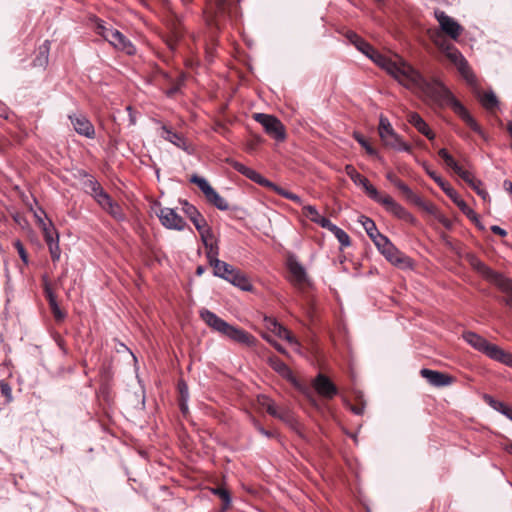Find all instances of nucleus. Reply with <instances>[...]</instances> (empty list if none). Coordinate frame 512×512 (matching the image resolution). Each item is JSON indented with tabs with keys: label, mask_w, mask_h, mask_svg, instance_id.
Segmentation results:
<instances>
[{
	"label": "nucleus",
	"mask_w": 512,
	"mask_h": 512,
	"mask_svg": "<svg viewBox=\"0 0 512 512\" xmlns=\"http://www.w3.org/2000/svg\"><path fill=\"white\" fill-rule=\"evenodd\" d=\"M199 314L201 319L211 329L227 337L228 339L247 346H253L255 344L256 338L252 334L241 328L230 325L228 322L217 316L214 312L203 308L200 310Z\"/></svg>",
	"instance_id": "obj_1"
},
{
	"label": "nucleus",
	"mask_w": 512,
	"mask_h": 512,
	"mask_svg": "<svg viewBox=\"0 0 512 512\" xmlns=\"http://www.w3.org/2000/svg\"><path fill=\"white\" fill-rule=\"evenodd\" d=\"M415 93H418L425 101H429L439 107L449 106L453 111L455 110V103H461L438 79L428 81L423 78V83L419 85Z\"/></svg>",
	"instance_id": "obj_2"
},
{
	"label": "nucleus",
	"mask_w": 512,
	"mask_h": 512,
	"mask_svg": "<svg viewBox=\"0 0 512 512\" xmlns=\"http://www.w3.org/2000/svg\"><path fill=\"white\" fill-rule=\"evenodd\" d=\"M463 339L475 350L485 354L494 361H498L509 367H512V354L503 350L496 344L488 342L481 335L473 331H465L462 334Z\"/></svg>",
	"instance_id": "obj_3"
},
{
	"label": "nucleus",
	"mask_w": 512,
	"mask_h": 512,
	"mask_svg": "<svg viewBox=\"0 0 512 512\" xmlns=\"http://www.w3.org/2000/svg\"><path fill=\"white\" fill-rule=\"evenodd\" d=\"M96 33L102 36L115 49L127 55H134L136 53L134 44L119 30L107 26L103 20L96 19Z\"/></svg>",
	"instance_id": "obj_4"
},
{
	"label": "nucleus",
	"mask_w": 512,
	"mask_h": 512,
	"mask_svg": "<svg viewBox=\"0 0 512 512\" xmlns=\"http://www.w3.org/2000/svg\"><path fill=\"white\" fill-rule=\"evenodd\" d=\"M390 75L413 92L417 91L424 78L419 71L401 58L395 61Z\"/></svg>",
	"instance_id": "obj_5"
},
{
	"label": "nucleus",
	"mask_w": 512,
	"mask_h": 512,
	"mask_svg": "<svg viewBox=\"0 0 512 512\" xmlns=\"http://www.w3.org/2000/svg\"><path fill=\"white\" fill-rule=\"evenodd\" d=\"M211 266L213 267V273L215 276L225 279L244 291L251 290L252 285L248 278L232 265L219 260Z\"/></svg>",
	"instance_id": "obj_6"
},
{
	"label": "nucleus",
	"mask_w": 512,
	"mask_h": 512,
	"mask_svg": "<svg viewBox=\"0 0 512 512\" xmlns=\"http://www.w3.org/2000/svg\"><path fill=\"white\" fill-rule=\"evenodd\" d=\"M379 136L385 146L397 151H411V145L405 142L402 137L393 129L388 118L383 115L379 119Z\"/></svg>",
	"instance_id": "obj_7"
},
{
	"label": "nucleus",
	"mask_w": 512,
	"mask_h": 512,
	"mask_svg": "<svg viewBox=\"0 0 512 512\" xmlns=\"http://www.w3.org/2000/svg\"><path fill=\"white\" fill-rule=\"evenodd\" d=\"M253 118L263 126L269 136L277 141L285 140V127L277 117L265 113H256L253 115Z\"/></svg>",
	"instance_id": "obj_8"
},
{
	"label": "nucleus",
	"mask_w": 512,
	"mask_h": 512,
	"mask_svg": "<svg viewBox=\"0 0 512 512\" xmlns=\"http://www.w3.org/2000/svg\"><path fill=\"white\" fill-rule=\"evenodd\" d=\"M375 202L383 205L385 209L394 216L406 220L413 221L414 218L402 205L397 203L390 195H382L378 192V197L373 198Z\"/></svg>",
	"instance_id": "obj_9"
},
{
	"label": "nucleus",
	"mask_w": 512,
	"mask_h": 512,
	"mask_svg": "<svg viewBox=\"0 0 512 512\" xmlns=\"http://www.w3.org/2000/svg\"><path fill=\"white\" fill-rule=\"evenodd\" d=\"M375 202L383 205L385 209L394 216L406 220L413 221L414 218L402 205L397 203L390 195H382L378 192V197L373 198Z\"/></svg>",
	"instance_id": "obj_10"
},
{
	"label": "nucleus",
	"mask_w": 512,
	"mask_h": 512,
	"mask_svg": "<svg viewBox=\"0 0 512 512\" xmlns=\"http://www.w3.org/2000/svg\"><path fill=\"white\" fill-rule=\"evenodd\" d=\"M157 216L161 224L167 229L182 231L186 226L185 220L172 208H161Z\"/></svg>",
	"instance_id": "obj_11"
},
{
	"label": "nucleus",
	"mask_w": 512,
	"mask_h": 512,
	"mask_svg": "<svg viewBox=\"0 0 512 512\" xmlns=\"http://www.w3.org/2000/svg\"><path fill=\"white\" fill-rule=\"evenodd\" d=\"M435 18L437 19L441 30L451 39L457 40L462 33L463 28L452 17L448 16L444 11L435 10Z\"/></svg>",
	"instance_id": "obj_12"
},
{
	"label": "nucleus",
	"mask_w": 512,
	"mask_h": 512,
	"mask_svg": "<svg viewBox=\"0 0 512 512\" xmlns=\"http://www.w3.org/2000/svg\"><path fill=\"white\" fill-rule=\"evenodd\" d=\"M435 45L445 54V56L453 63L456 67L462 64L466 59L463 54L450 42H448L443 36L437 35L433 39Z\"/></svg>",
	"instance_id": "obj_13"
},
{
	"label": "nucleus",
	"mask_w": 512,
	"mask_h": 512,
	"mask_svg": "<svg viewBox=\"0 0 512 512\" xmlns=\"http://www.w3.org/2000/svg\"><path fill=\"white\" fill-rule=\"evenodd\" d=\"M315 391L323 398L332 399L338 393L337 387L324 374L319 373L312 382Z\"/></svg>",
	"instance_id": "obj_14"
},
{
	"label": "nucleus",
	"mask_w": 512,
	"mask_h": 512,
	"mask_svg": "<svg viewBox=\"0 0 512 512\" xmlns=\"http://www.w3.org/2000/svg\"><path fill=\"white\" fill-rule=\"evenodd\" d=\"M345 172L350 177L355 185L361 186L369 198L373 199L378 197V190L374 187L369 180L361 175L352 165L345 166Z\"/></svg>",
	"instance_id": "obj_15"
},
{
	"label": "nucleus",
	"mask_w": 512,
	"mask_h": 512,
	"mask_svg": "<svg viewBox=\"0 0 512 512\" xmlns=\"http://www.w3.org/2000/svg\"><path fill=\"white\" fill-rule=\"evenodd\" d=\"M420 375L427 380V382L434 387H446L454 383L455 378L436 370L422 368Z\"/></svg>",
	"instance_id": "obj_16"
},
{
	"label": "nucleus",
	"mask_w": 512,
	"mask_h": 512,
	"mask_svg": "<svg viewBox=\"0 0 512 512\" xmlns=\"http://www.w3.org/2000/svg\"><path fill=\"white\" fill-rule=\"evenodd\" d=\"M71 124L73 125L74 130L82 136L86 138L92 139L95 136V129L93 124L89 121V119L84 115H71L69 116Z\"/></svg>",
	"instance_id": "obj_17"
},
{
	"label": "nucleus",
	"mask_w": 512,
	"mask_h": 512,
	"mask_svg": "<svg viewBox=\"0 0 512 512\" xmlns=\"http://www.w3.org/2000/svg\"><path fill=\"white\" fill-rule=\"evenodd\" d=\"M185 34V28L180 18H176L169 25V34L166 37V43L170 50H175L178 42L183 38Z\"/></svg>",
	"instance_id": "obj_18"
},
{
	"label": "nucleus",
	"mask_w": 512,
	"mask_h": 512,
	"mask_svg": "<svg viewBox=\"0 0 512 512\" xmlns=\"http://www.w3.org/2000/svg\"><path fill=\"white\" fill-rule=\"evenodd\" d=\"M454 112L480 137L487 140V135L462 103H455Z\"/></svg>",
	"instance_id": "obj_19"
},
{
	"label": "nucleus",
	"mask_w": 512,
	"mask_h": 512,
	"mask_svg": "<svg viewBox=\"0 0 512 512\" xmlns=\"http://www.w3.org/2000/svg\"><path fill=\"white\" fill-rule=\"evenodd\" d=\"M269 364L280 376L289 381L294 387L300 388V384L292 370L278 357L269 358Z\"/></svg>",
	"instance_id": "obj_20"
},
{
	"label": "nucleus",
	"mask_w": 512,
	"mask_h": 512,
	"mask_svg": "<svg viewBox=\"0 0 512 512\" xmlns=\"http://www.w3.org/2000/svg\"><path fill=\"white\" fill-rule=\"evenodd\" d=\"M381 254L387 261L395 266L411 267V259L400 252L394 244L390 245V247Z\"/></svg>",
	"instance_id": "obj_21"
},
{
	"label": "nucleus",
	"mask_w": 512,
	"mask_h": 512,
	"mask_svg": "<svg viewBox=\"0 0 512 512\" xmlns=\"http://www.w3.org/2000/svg\"><path fill=\"white\" fill-rule=\"evenodd\" d=\"M288 269L291 274V281L294 285H302L307 280V273L304 266L295 258L288 259Z\"/></svg>",
	"instance_id": "obj_22"
},
{
	"label": "nucleus",
	"mask_w": 512,
	"mask_h": 512,
	"mask_svg": "<svg viewBox=\"0 0 512 512\" xmlns=\"http://www.w3.org/2000/svg\"><path fill=\"white\" fill-rule=\"evenodd\" d=\"M161 130H162V133H161L162 138H164L166 141L172 143L176 147H178L186 152H190L189 145H188L186 139L183 137V135L173 132L169 127H167L165 125H163L161 127Z\"/></svg>",
	"instance_id": "obj_23"
},
{
	"label": "nucleus",
	"mask_w": 512,
	"mask_h": 512,
	"mask_svg": "<svg viewBox=\"0 0 512 512\" xmlns=\"http://www.w3.org/2000/svg\"><path fill=\"white\" fill-rule=\"evenodd\" d=\"M182 210L194 224L196 230H200L201 226L207 223L198 209L186 200L182 202Z\"/></svg>",
	"instance_id": "obj_24"
},
{
	"label": "nucleus",
	"mask_w": 512,
	"mask_h": 512,
	"mask_svg": "<svg viewBox=\"0 0 512 512\" xmlns=\"http://www.w3.org/2000/svg\"><path fill=\"white\" fill-rule=\"evenodd\" d=\"M408 122L414 126L418 132L426 136L428 139L432 140L435 138V134L429 128L428 124L424 121V119L416 112H411L408 115Z\"/></svg>",
	"instance_id": "obj_25"
},
{
	"label": "nucleus",
	"mask_w": 512,
	"mask_h": 512,
	"mask_svg": "<svg viewBox=\"0 0 512 512\" xmlns=\"http://www.w3.org/2000/svg\"><path fill=\"white\" fill-rule=\"evenodd\" d=\"M461 177L483 200H486L489 195L488 192L482 188V182L474 177V175L468 171L463 170L459 174Z\"/></svg>",
	"instance_id": "obj_26"
},
{
	"label": "nucleus",
	"mask_w": 512,
	"mask_h": 512,
	"mask_svg": "<svg viewBox=\"0 0 512 512\" xmlns=\"http://www.w3.org/2000/svg\"><path fill=\"white\" fill-rule=\"evenodd\" d=\"M427 173L429 176L441 187V189L444 191V193L455 203L457 204V201H460L462 198L457 193V191L446 181L442 179L436 172L427 170Z\"/></svg>",
	"instance_id": "obj_27"
},
{
	"label": "nucleus",
	"mask_w": 512,
	"mask_h": 512,
	"mask_svg": "<svg viewBox=\"0 0 512 512\" xmlns=\"http://www.w3.org/2000/svg\"><path fill=\"white\" fill-rule=\"evenodd\" d=\"M478 100L480 101L481 105L486 110H493L498 107L499 101L493 91H487L484 93H481L478 88L474 90Z\"/></svg>",
	"instance_id": "obj_28"
},
{
	"label": "nucleus",
	"mask_w": 512,
	"mask_h": 512,
	"mask_svg": "<svg viewBox=\"0 0 512 512\" xmlns=\"http://www.w3.org/2000/svg\"><path fill=\"white\" fill-rule=\"evenodd\" d=\"M303 214L308 217L312 222L320 225L322 228L329 225L330 220L319 214L318 210L313 205H304Z\"/></svg>",
	"instance_id": "obj_29"
},
{
	"label": "nucleus",
	"mask_w": 512,
	"mask_h": 512,
	"mask_svg": "<svg viewBox=\"0 0 512 512\" xmlns=\"http://www.w3.org/2000/svg\"><path fill=\"white\" fill-rule=\"evenodd\" d=\"M460 75L464 78L469 86L472 87L473 90H476L478 87V82L476 75L473 73L471 67L468 64V61L465 60L461 65L456 67Z\"/></svg>",
	"instance_id": "obj_30"
},
{
	"label": "nucleus",
	"mask_w": 512,
	"mask_h": 512,
	"mask_svg": "<svg viewBox=\"0 0 512 512\" xmlns=\"http://www.w3.org/2000/svg\"><path fill=\"white\" fill-rule=\"evenodd\" d=\"M375 64L386 70L389 74L394 67V63L396 60H392L391 58H388L387 56L381 54L377 50H373L369 57Z\"/></svg>",
	"instance_id": "obj_31"
},
{
	"label": "nucleus",
	"mask_w": 512,
	"mask_h": 512,
	"mask_svg": "<svg viewBox=\"0 0 512 512\" xmlns=\"http://www.w3.org/2000/svg\"><path fill=\"white\" fill-rule=\"evenodd\" d=\"M473 265L486 278L493 280L501 285L504 284L505 279L503 278V276L494 272L492 269H490L488 266H486L483 262L476 259L473 262Z\"/></svg>",
	"instance_id": "obj_32"
},
{
	"label": "nucleus",
	"mask_w": 512,
	"mask_h": 512,
	"mask_svg": "<svg viewBox=\"0 0 512 512\" xmlns=\"http://www.w3.org/2000/svg\"><path fill=\"white\" fill-rule=\"evenodd\" d=\"M44 292H45V296L49 302V306H50L55 318L58 320L63 319L64 314L62 313V311L58 305L56 295L48 284L45 285Z\"/></svg>",
	"instance_id": "obj_33"
},
{
	"label": "nucleus",
	"mask_w": 512,
	"mask_h": 512,
	"mask_svg": "<svg viewBox=\"0 0 512 512\" xmlns=\"http://www.w3.org/2000/svg\"><path fill=\"white\" fill-rule=\"evenodd\" d=\"M325 229H328L330 232L333 233V235L337 238L339 243L341 244V248H346L351 245V240L349 235L341 228L333 224L331 221L329 222V225L324 227Z\"/></svg>",
	"instance_id": "obj_34"
},
{
	"label": "nucleus",
	"mask_w": 512,
	"mask_h": 512,
	"mask_svg": "<svg viewBox=\"0 0 512 512\" xmlns=\"http://www.w3.org/2000/svg\"><path fill=\"white\" fill-rule=\"evenodd\" d=\"M272 332L280 338L285 339L291 345H294L297 350L300 348L299 341L291 334V332L284 327L283 325H275V328H272Z\"/></svg>",
	"instance_id": "obj_35"
},
{
	"label": "nucleus",
	"mask_w": 512,
	"mask_h": 512,
	"mask_svg": "<svg viewBox=\"0 0 512 512\" xmlns=\"http://www.w3.org/2000/svg\"><path fill=\"white\" fill-rule=\"evenodd\" d=\"M205 198L210 204H212L221 211H226L229 209V204L227 200L220 196L215 189H213Z\"/></svg>",
	"instance_id": "obj_36"
},
{
	"label": "nucleus",
	"mask_w": 512,
	"mask_h": 512,
	"mask_svg": "<svg viewBox=\"0 0 512 512\" xmlns=\"http://www.w3.org/2000/svg\"><path fill=\"white\" fill-rule=\"evenodd\" d=\"M267 413L275 418H278L284 422H290L292 419L291 413L286 408H279L275 402L268 407Z\"/></svg>",
	"instance_id": "obj_37"
},
{
	"label": "nucleus",
	"mask_w": 512,
	"mask_h": 512,
	"mask_svg": "<svg viewBox=\"0 0 512 512\" xmlns=\"http://www.w3.org/2000/svg\"><path fill=\"white\" fill-rule=\"evenodd\" d=\"M359 222L362 224L363 228L365 229L367 235L370 237L371 240H373L374 237H376V235L380 234L375 222L371 218L361 215L359 217Z\"/></svg>",
	"instance_id": "obj_38"
},
{
	"label": "nucleus",
	"mask_w": 512,
	"mask_h": 512,
	"mask_svg": "<svg viewBox=\"0 0 512 512\" xmlns=\"http://www.w3.org/2000/svg\"><path fill=\"white\" fill-rule=\"evenodd\" d=\"M190 182L197 185L205 197L214 189L204 177L197 174H193L190 177Z\"/></svg>",
	"instance_id": "obj_39"
},
{
	"label": "nucleus",
	"mask_w": 512,
	"mask_h": 512,
	"mask_svg": "<svg viewBox=\"0 0 512 512\" xmlns=\"http://www.w3.org/2000/svg\"><path fill=\"white\" fill-rule=\"evenodd\" d=\"M45 242L47 244L59 240V235L51 220H47V225L42 227Z\"/></svg>",
	"instance_id": "obj_40"
},
{
	"label": "nucleus",
	"mask_w": 512,
	"mask_h": 512,
	"mask_svg": "<svg viewBox=\"0 0 512 512\" xmlns=\"http://www.w3.org/2000/svg\"><path fill=\"white\" fill-rule=\"evenodd\" d=\"M204 247L206 249V256H207V259H208V262L210 265H213L216 263V261H219V259H218L219 247H218L217 241L213 242V243H209V244L205 245Z\"/></svg>",
	"instance_id": "obj_41"
},
{
	"label": "nucleus",
	"mask_w": 512,
	"mask_h": 512,
	"mask_svg": "<svg viewBox=\"0 0 512 512\" xmlns=\"http://www.w3.org/2000/svg\"><path fill=\"white\" fill-rule=\"evenodd\" d=\"M200 234L201 240L203 242V245H207L209 243L216 242V239L214 238V234L208 223L201 226L200 230H197Z\"/></svg>",
	"instance_id": "obj_42"
},
{
	"label": "nucleus",
	"mask_w": 512,
	"mask_h": 512,
	"mask_svg": "<svg viewBox=\"0 0 512 512\" xmlns=\"http://www.w3.org/2000/svg\"><path fill=\"white\" fill-rule=\"evenodd\" d=\"M104 210L109 213L114 219L121 221L124 219V213L121 206L113 200L108 204Z\"/></svg>",
	"instance_id": "obj_43"
},
{
	"label": "nucleus",
	"mask_w": 512,
	"mask_h": 512,
	"mask_svg": "<svg viewBox=\"0 0 512 512\" xmlns=\"http://www.w3.org/2000/svg\"><path fill=\"white\" fill-rule=\"evenodd\" d=\"M211 492L221 499L224 509H226L230 506L231 496L227 489H225L223 487H216V488H212Z\"/></svg>",
	"instance_id": "obj_44"
},
{
	"label": "nucleus",
	"mask_w": 512,
	"mask_h": 512,
	"mask_svg": "<svg viewBox=\"0 0 512 512\" xmlns=\"http://www.w3.org/2000/svg\"><path fill=\"white\" fill-rule=\"evenodd\" d=\"M377 249L380 253H383V251L387 250V248L390 247L393 243L383 234L376 235L374 239L372 240Z\"/></svg>",
	"instance_id": "obj_45"
},
{
	"label": "nucleus",
	"mask_w": 512,
	"mask_h": 512,
	"mask_svg": "<svg viewBox=\"0 0 512 512\" xmlns=\"http://www.w3.org/2000/svg\"><path fill=\"white\" fill-rule=\"evenodd\" d=\"M353 137L369 155L378 156L377 151L370 145V143L365 139V137L362 134L355 132L353 134Z\"/></svg>",
	"instance_id": "obj_46"
},
{
	"label": "nucleus",
	"mask_w": 512,
	"mask_h": 512,
	"mask_svg": "<svg viewBox=\"0 0 512 512\" xmlns=\"http://www.w3.org/2000/svg\"><path fill=\"white\" fill-rule=\"evenodd\" d=\"M396 187L410 200L415 202L416 204H420L421 199L410 189L408 185H406L403 181H400Z\"/></svg>",
	"instance_id": "obj_47"
},
{
	"label": "nucleus",
	"mask_w": 512,
	"mask_h": 512,
	"mask_svg": "<svg viewBox=\"0 0 512 512\" xmlns=\"http://www.w3.org/2000/svg\"><path fill=\"white\" fill-rule=\"evenodd\" d=\"M275 193H277L278 195H280L286 199H289L299 205L303 204V201L300 196H298L297 194H294L280 186L278 188H275Z\"/></svg>",
	"instance_id": "obj_48"
},
{
	"label": "nucleus",
	"mask_w": 512,
	"mask_h": 512,
	"mask_svg": "<svg viewBox=\"0 0 512 512\" xmlns=\"http://www.w3.org/2000/svg\"><path fill=\"white\" fill-rule=\"evenodd\" d=\"M253 182L261 185V186H264V187H267V188H270L271 190H273L275 192V188H278L279 186L272 183L271 181H269L268 179H266L264 176H262L260 173L256 172L255 173V176L254 178L252 179Z\"/></svg>",
	"instance_id": "obj_49"
},
{
	"label": "nucleus",
	"mask_w": 512,
	"mask_h": 512,
	"mask_svg": "<svg viewBox=\"0 0 512 512\" xmlns=\"http://www.w3.org/2000/svg\"><path fill=\"white\" fill-rule=\"evenodd\" d=\"M253 182L261 185V186H264V187H267V188H270L271 190H273L275 192V188H278L279 186L272 183L271 181H269L268 179H266L264 176H262L260 173L256 172L255 173V176L254 178L252 179Z\"/></svg>",
	"instance_id": "obj_50"
},
{
	"label": "nucleus",
	"mask_w": 512,
	"mask_h": 512,
	"mask_svg": "<svg viewBox=\"0 0 512 512\" xmlns=\"http://www.w3.org/2000/svg\"><path fill=\"white\" fill-rule=\"evenodd\" d=\"M354 46L367 57H369L370 53L374 50V48L362 37L358 40V42H356Z\"/></svg>",
	"instance_id": "obj_51"
},
{
	"label": "nucleus",
	"mask_w": 512,
	"mask_h": 512,
	"mask_svg": "<svg viewBox=\"0 0 512 512\" xmlns=\"http://www.w3.org/2000/svg\"><path fill=\"white\" fill-rule=\"evenodd\" d=\"M47 245H48L52 260L54 262L58 261L60 259V255H61V250L59 247V240L49 243Z\"/></svg>",
	"instance_id": "obj_52"
},
{
	"label": "nucleus",
	"mask_w": 512,
	"mask_h": 512,
	"mask_svg": "<svg viewBox=\"0 0 512 512\" xmlns=\"http://www.w3.org/2000/svg\"><path fill=\"white\" fill-rule=\"evenodd\" d=\"M13 245L16 248V250H17L21 260L23 261V263L25 265H27L29 263V261H28V254H27V252H26L22 242L20 240H15Z\"/></svg>",
	"instance_id": "obj_53"
},
{
	"label": "nucleus",
	"mask_w": 512,
	"mask_h": 512,
	"mask_svg": "<svg viewBox=\"0 0 512 512\" xmlns=\"http://www.w3.org/2000/svg\"><path fill=\"white\" fill-rule=\"evenodd\" d=\"M457 207L466 214L470 219H476V213L467 205V203L461 199L460 201H457Z\"/></svg>",
	"instance_id": "obj_54"
},
{
	"label": "nucleus",
	"mask_w": 512,
	"mask_h": 512,
	"mask_svg": "<svg viewBox=\"0 0 512 512\" xmlns=\"http://www.w3.org/2000/svg\"><path fill=\"white\" fill-rule=\"evenodd\" d=\"M457 207L466 214L470 219H476V213L467 205V203L461 199L460 201H457Z\"/></svg>",
	"instance_id": "obj_55"
},
{
	"label": "nucleus",
	"mask_w": 512,
	"mask_h": 512,
	"mask_svg": "<svg viewBox=\"0 0 512 512\" xmlns=\"http://www.w3.org/2000/svg\"><path fill=\"white\" fill-rule=\"evenodd\" d=\"M0 390H1L2 395L6 398L7 402H11L12 401V389H11L10 385L5 380L0 381Z\"/></svg>",
	"instance_id": "obj_56"
},
{
	"label": "nucleus",
	"mask_w": 512,
	"mask_h": 512,
	"mask_svg": "<svg viewBox=\"0 0 512 512\" xmlns=\"http://www.w3.org/2000/svg\"><path fill=\"white\" fill-rule=\"evenodd\" d=\"M94 199L102 207V209H104L112 201V198L105 191L98 194Z\"/></svg>",
	"instance_id": "obj_57"
},
{
	"label": "nucleus",
	"mask_w": 512,
	"mask_h": 512,
	"mask_svg": "<svg viewBox=\"0 0 512 512\" xmlns=\"http://www.w3.org/2000/svg\"><path fill=\"white\" fill-rule=\"evenodd\" d=\"M34 217L36 218V221H37L38 225L40 226V228L47 225V221H46L47 215L42 208H38V210L34 211Z\"/></svg>",
	"instance_id": "obj_58"
},
{
	"label": "nucleus",
	"mask_w": 512,
	"mask_h": 512,
	"mask_svg": "<svg viewBox=\"0 0 512 512\" xmlns=\"http://www.w3.org/2000/svg\"><path fill=\"white\" fill-rule=\"evenodd\" d=\"M48 63V49L40 52V55L34 60V66H45Z\"/></svg>",
	"instance_id": "obj_59"
},
{
	"label": "nucleus",
	"mask_w": 512,
	"mask_h": 512,
	"mask_svg": "<svg viewBox=\"0 0 512 512\" xmlns=\"http://www.w3.org/2000/svg\"><path fill=\"white\" fill-rule=\"evenodd\" d=\"M495 404L494 410L498 411L499 413L503 414L505 417L510 414L512 407L507 406L504 402L497 401Z\"/></svg>",
	"instance_id": "obj_60"
},
{
	"label": "nucleus",
	"mask_w": 512,
	"mask_h": 512,
	"mask_svg": "<svg viewBox=\"0 0 512 512\" xmlns=\"http://www.w3.org/2000/svg\"><path fill=\"white\" fill-rule=\"evenodd\" d=\"M445 164L451 168L458 176L464 169L455 161V159L451 156L447 159V161H444Z\"/></svg>",
	"instance_id": "obj_61"
},
{
	"label": "nucleus",
	"mask_w": 512,
	"mask_h": 512,
	"mask_svg": "<svg viewBox=\"0 0 512 512\" xmlns=\"http://www.w3.org/2000/svg\"><path fill=\"white\" fill-rule=\"evenodd\" d=\"M227 162L239 173H241L242 175L245 174L246 170H247V166H245L244 164L238 162V161H235V160H232V159H227Z\"/></svg>",
	"instance_id": "obj_62"
},
{
	"label": "nucleus",
	"mask_w": 512,
	"mask_h": 512,
	"mask_svg": "<svg viewBox=\"0 0 512 512\" xmlns=\"http://www.w3.org/2000/svg\"><path fill=\"white\" fill-rule=\"evenodd\" d=\"M258 403L261 407L265 408L266 411L268 410V407L270 405H272V403L274 402L271 398H269L268 396L266 395H260L258 396Z\"/></svg>",
	"instance_id": "obj_63"
},
{
	"label": "nucleus",
	"mask_w": 512,
	"mask_h": 512,
	"mask_svg": "<svg viewBox=\"0 0 512 512\" xmlns=\"http://www.w3.org/2000/svg\"><path fill=\"white\" fill-rule=\"evenodd\" d=\"M100 186V183L94 179L90 178L85 182V187L88 189L89 193L91 194L93 191L96 190L97 187Z\"/></svg>",
	"instance_id": "obj_64"
}]
</instances>
